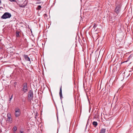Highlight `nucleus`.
Segmentation results:
<instances>
[{
  "label": "nucleus",
  "mask_w": 133,
  "mask_h": 133,
  "mask_svg": "<svg viewBox=\"0 0 133 133\" xmlns=\"http://www.w3.org/2000/svg\"><path fill=\"white\" fill-rule=\"evenodd\" d=\"M33 93L32 90H30L28 93V101L31 102L33 98Z\"/></svg>",
  "instance_id": "nucleus-1"
},
{
  "label": "nucleus",
  "mask_w": 133,
  "mask_h": 133,
  "mask_svg": "<svg viewBox=\"0 0 133 133\" xmlns=\"http://www.w3.org/2000/svg\"><path fill=\"white\" fill-rule=\"evenodd\" d=\"M24 57L26 60L28 61H29L30 62V59L28 56V55H25Z\"/></svg>",
  "instance_id": "nucleus-8"
},
{
  "label": "nucleus",
  "mask_w": 133,
  "mask_h": 133,
  "mask_svg": "<svg viewBox=\"0 0 133 133\" xmlns=\"http://www.w3.org/2000/svg\"><path fill=\"white\" fill-rule=\"evenodd\" d=\"M93 124L95 127L97 125L98 123L97 122L94 121L93 122Z\"/></svg>",
  "instance_id": "nucleus-10"
},
{
  "label": "nucleus",
  "mask_w": 133,
  "mask_h": 133,
  "mask_svg": "<svg viewBox=\"0 0 133 133\" xmlns=\"http://www.w3.org/2000/svg\"><path fill=\"white\" fill-rule=\"evenodd\" d=\"M22 90L24 93H25L28 91L27 84L26 83H25L23 84V88L22 89Z\"/></svg>",
  "instance_id": "nucleus-4"
},
{
  "label": "nucleus",
  "mask_w": 133,
  "mask_h": 133,
  "mask_svg": "<svg viewBox=\"0 0 133 133\" xmlns=\"http://www.w3.org/2000/svg\"><path fill=\"white\" fill-rule=\"evenodd\" d=\"M59 94L60 97L61 99L62 100V86H61L60 87V91L59 92Z\"/></svg>",
  "instance_id": "nucleus-7"
},
{
  "label": "nucleus",
  "mask_w": 133,
  "mask_h": 133,
  "mask_svg": "<svg viewBox=\"0 0 133 133\" xmlns=\"http://www.w3.org/2000/svg\"><path fill=\"white\" fill-rule=\"evenodd\" d=\"M9 0L11 2H15V0Z\"/></svg>",
  "instance_id": "nucleus-16"
},
{
  "label": "nucleus",
  "mask_w": 133,
  "mask_h": 133,
  "mask_svg": "<svg viewBox=\"0 0 133 133\" xmlns=\"http://www.w3.org/2000/svg\"><path fill=\"white\" fill-rule=\"evenodd\" d=\"M19 7L20 8H24L25 7L26 5H23L19 4Z\"/></svg>",
  "instance_id": "nucleus-12"
},
{
  "label": "nucleus",
  "mask_w": 133,
  "mask_h": 133,
  "mask_svg": "<svg viewBox=\"0 0 133 133\" xmlns=\"http://www.w3.org/2000/svg\"><path fill=\"white\" fill-rule=\"evenodd\" d=\"M12 96H13V95H12L11 96V97L9 99V101L10 102L11 101L12 98Z\"/></svg>",
  "instance_id": "nucleus-15"
},
{
  "label": "nucleus",
  "mask_w": 133,
  "mask_h": 133,
  "mask_svg": "<svg viewBox=\"0 0 133 133\" xmlns=\"http://www.w3.org/2000/svg\"><path fill=\"white\" fill-rule=\"evenodd\" d=\"M18 133H23V131H22L20 130L19 132Z\"/></svg>",
  "instance_id": "nucleus-17"
},
{
  "label": "nucleus",
  "mask_w": 133,
  "mask_h": 133,
  "mask_svg": "<svg viewBox=\"0 0 133 133\" xmlns=\"http://www.w3.org/2000/svg\"><path fill=\"white\" fill-rule=\"evenodd\" d=\"M15 115L16 117H18L21 114V110L18 108H15Z\"/></svg>",
  "instance_id": "nucleus-3"
},
{
  "label": "nucleus",
  "mask_w": 133,
  "mask_h": 133,
  "mask_svg": "<svg viewBox=\"0 0 133 133\" xmlns=\"http://www.w3.org/2000/svg\"><path fill=\"white\" fill-rule=\"evenodd\" d=\"M11 15L10 13L8 12H5L3 15L1 17V18L3 19H6L10 18L11 17Z\"/></svg>",
  "instance_id": "nucleus-2"
},
{
  "label": "nucleus",
  "mask_w": 133,
  "mask_h": 133,
  "mask_svg": "<svg viewBox=\"0 0 133 133\" xmlns=\"http://www.w3.org/2000/svg\"><path fill=\"white\" fill-rule=\"evenodd\" d=\"M41 8V5H38V7L37 8V9L38 10H39Z\"/></svg>",
  "instance_id": "nucleus-13"
},
{
  "label": "nucleus",
  "mask_w": 133,
  "mask_h": 133,
  "mask_svg": "<svg viewBox=\"0 0 133 133\" xmlns=\"http://www.w3.org/2000/svg\"><path fill=\"white\" fill-rule=\"evenodd\" d=\"M19 33L17 31L16 32V36L17 37H18L19 36Z\"/></svg>",
  "instance_id": "nucleus-14"
},
{
  "label": "nucleus",
  "mask_w": 133,
  "mask_h": 133,
  "mask_svg": "<svg viewBox=\"0 0 133 133\" xmlns=\"http://www.w3.org/2000/svg\"><path fill=\"white\" fill-rule=\"evenodd\" d=\"M95 27H96V26H95ZM94 28H95V26L94 25Z\"/></svg>",
  "instance_id": "nucleus-19"
},
{
  "label": "nucleus",
  "mask_w": 133,
  "mask_h": 133,
  "mask_svg": "<svg viewBox=\"0 0 133 133\" xmlns=\"http://www.w3.org/2000/svg\"><path fill=\"white\" fill-rule=\"evenodd\" d=\"M2 58H3V57H1L0 58V59H2Z\"/></svg>",
  "instance_id": "nucleus-18"
},
{
  "label": "nucleus",
  "mask_w": 133,
  "mask_h": 133,
  "mask_svg": "<svg viewBox=\"0 0 133 133\" xmlns=\"http://www.w3.org/2000/svg\"><path fill=\"white\" fill-rule=\"evenodd\" d=\"M120 8L119 6H117L115 10V12L117 14H118L120 11Z\"/></svg>",
  "instance_id": "nucleus-6"
},
{
  "label": "nucleus",
  "mask_w": 133,
  "mask_h": 133,
  "mask_svg": "<svg viewBox=\"0 0 133 133\" xmlns=\"http://www.w3.org/2000/svg\"><path fill=\"white\" fill-rule=\"evenodd\" d=\"M17 130V128L15 126L13 127V130L14 131V133H15V132Z\"/></svg>",
  "instance_id": "nucleus-11"
},
{
  "label": "nucleus",
  "mask_w": 133,
  "mask_h": 133,
  "mask_svg": "<svg viewBox=\"0 0 133 133\" xmlns=\"http://www.w3.org/2000/svg\"><path fill=\"white\" fill-rule=\"evenodd\" d=\"M1 3V0H0V3Z\"/></svg>",
  "instance_id": "nucleus-20"
},
{
  "label": "nucleus",
  "mask_w": 133,
  "mask_h": 133,
  "mask_svg": "<svg viewBox=\"0 0 133 133\" xmlns=\"http://www.w3.org/2000/svg\"><path fill=\"white\" fill-rule=\"evenodd\" d=\"M7 119L6 120V121L8 122H11L12 119L11 117V115L10 113H8L7 114Z\"/></svg>",
  "instance_id": "nucleus-5"
},
{
  "label": "nucleus",
  "mask_w": 133,
  "mask_h": 133,
  "mask_svg": "<svg viewBox=\"0 0 133 133\" xmlns=\"http://www.w3.org/2000/svg\"><path fill=\"white\" fill-rule=\"evenodd\" d=\"M106 130L104 128H102L101 129L100 133H105Z\"/></svg>",
  "instance_id": "nucleus-9"
}]
</instances>
